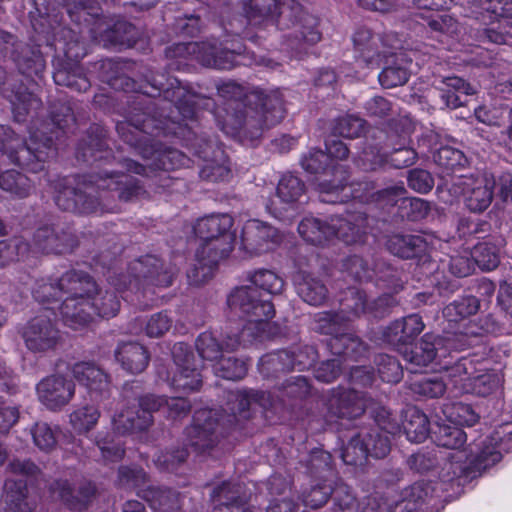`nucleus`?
Returning <instances> with one entry per match:
<instances>
[{"label": "nucleus", "instance_id": "f257e3e1", "mask_svg": "<svg viewBox=\"0 0 512 512\" xmlns=\"http://www.w3.org/2000/svg\"><path fill=\"white\" fill-rule=\"evenodd\" d=\"M146 81L150 90L146 89L144 94L150 97L162 95L163 100L153 101L138 96L135 106L125 119L116 124L119 137L125 143L139 149L143 157H148L151 145L148 135L177 133L180 122L172 115V107L183 120H188L197 116L199 107L210 109L214 106L212 99L186 89L176 78L157 73L152 74Z\"/></svg>", "mask_w": 512, "mask_h": 512}, {"label": "nucleus", "instance_id": "f03ea898", "mask_svg": "<svg viewBox=\"0 0 512 512\" xmlns=\"http://www.w3.org/2000/svg\"><path fill=\"white\" fill-rule=\"evenodd\" d=\"M219 96L234 100L235 128L258 137L260 132L281 122L285 116L283 100L278 92L255 89L249 93L232 81L217 86Z\"/></svg>", "mask_w": 512, "mask_h": 512}, {"label": "nucleus", "instance_id": "7ed1b4c3", "mask_svg": "<svg viewBox=\"0 0 512 512\" xmlns=\"http://www.w3.org/2000/svg\"><path fill=\"white\" fill-rule=\"evenodd\" d=\"M245 13L255 24L277 16V24L287 31L285 37L292 48L301 41L315 44L321 38L317 18L308 14L296 0H249Z\"/></svg>", "mask_w": 512, "mask_h": 512}, {"label": "nucleus", "instance_id": "20e7f679", "mask_svg": "<svg viewBox=\"0 0 512 512\" xmlns=\"http://www.w3.org/2000/svg\"><path fill=\"white\" fill-rule=\"evenodd\" d=\"M44 134V130L31 131L29 140L24 141L10 127L0 125V151L12 163L33 173L40 172L45 162L54 157L53 137H47L40 147Z\"/></svg>", "mask_w": 512, "mask_h": 512}, {"label": "nucleus", "instance_id": "39448f33", "mask_svg": "<svg viewBox=\"0 0 512 512\" xmlns=\"http://www.w3.org/2000/svg\"><path fill=\"white\" fill-rule=\"evenodd\" d=\"M93 182L96 183L95 179ZM50 186L56 206L63 211L90 215L106 208L98 195L97 184L86 183L76 177H58L50 181Z\"/></svg>", "mask_w": 512, "mask_h": 512}, {"label": "nucleus", "instance_id": "423d86ee", "mask_svg": "<svg viewBox=\"0 0 512 512\" xmlns=\"http://www.w3.org/2000/svg\"><path fill=\"white\" fill-rule=\"evenodd\" d=\"M302 168L311 174L318 175L316 190L323 202H337L338 192L345 189L347 171L338 162L330 159L321 149H310L301 159Z\"/></svg>", "mask_w": 512, "mask_h": 512}, {"label": "nucleus", "instance_id": "0eeeda50", "mask_svg": "<svg viewBox=\"0 0 512 512\" xmlns=\"http://www.w3.org/2000/svg\"><path fill=\"white\" fill-rule=\"evenodd\" d=\"M241 45L221 47L210 42L177 43L166 49L168 57L192 56L201 65L214 69H231L236 64V55L241 54Z\"/></svg>", "mask_w": 512, "mask_h": 512}, {"label": "nucleus", "instance_id": "6e6552de", "mask_svg": "<svg viewBox=\"0 0 512 512\" xmlns=\"http://www.w3.org/2000/svg\"><path fill=\"white\" fill-rule=\"evenodd\" d=\"M235 238L226 235L215 240H201L195 253V264L187 273L190 284L199 286L214 276L219 263L232 252Z\"/></svg>", "mask_w": 512, "mask_h": 512}, {"label": "nucleus", "instance_id": "1a4fd4ad", "mask_svg": "<svg viewBox=\"0 0 512 512\" xmlns=\"http://www.w3.org/2000/svg\"><path fill=\"white\" fill-rule=\"evenodd\" d=\"M227 304L236 315L247 318L246 326L258 331H264L266 322L275 314L270 299L262 297L258 289L252 286L236 288L228 296Z\"/></svg>", "mask_w": 512, "mask_h": 512}, {"label": "nucleus", "instance_id": "9d476101", "mask_svg": "<svg viewBox=\"0 0 512 512\" xmlns=\"http://www.w3.org/2000/svg\"><path fill=\"white\" fill-rule=\"evenodd\" d=\"M161 400L155 394L137 398V403L126 406L112 420L113 429L120 435L146 432L154 424L153 413L160 411Z\"/></svg>", "mask_w": 512, "mask_h": 512}, {"label": "nucleus", "instance_id": "9b49d317", "mask_svg": "<svg viewBox=\"0 0 512 512\" xmlns=\"http://www.w3.org/2000/svg\"><path fill=\"white\" fill-rule=\"evenodd\" d=\"M502 452H512V422L498 426L482 441L479 451L465 468L467 475H480L501 460Z\"/></svg>", "mask_w": 512, "mask_h": 512}, {"label": "nucleus", "instance_id": "f8f14e48", "mask_svg": "<svg viewBox=\"0 0 512 512\" xmlns=\"http://www.w3.org/2000/svg\"><path fill=\"white\" fill-rule=\"evenodd\" d=\"M325 406L326 421L336 423L338 420H353L363 415L367 401L362 393L354 389L337 387L330 390Z\"/></svg>", "mask_w": 512, "mask_h": 512}, {"label": "nucleus", "instance_id": "ddd939ff", "mask_svg": "<svg viewBox=\"0 0 512 512\" xmlns=\"http://www.w3.org/2000/svg\"><path fill=\"white\" fill-rule=\"evenodd\" d=\"M356 58L367 68L379 67L382 59L397 47L394 42L397 40L392 34L384 36L373 34L367 28H360L353 37Z\"/></svg>", "mask_w": 512, "mask_h": 512}, {"label": "nucleus", "instance_id": "4468645a", "mask_svg": "<svg viewBox=\"0 0 512 512\" xmlns=\"http://www.w3.org/2000/svg\"><path fill=\"white\" fill-rule=\"evenodd\" d=\"M23 339L29 351L40 354L55 351L63 342L60 330L46 315H38L27 323Z\"/></svg>", "mask_w": 512, "mask_h": 512}, {"label": "nucleus", "instance_id": "2eb2a0df", "mask_svg": "<svg viewBox=\"0 0 512 512\" xmlns=\"http://www.w3.org/2000/svg\"><path fill=\"white\" fill-rule=\"evenodd\" d=\"M218 428L219 423L214 411L208 409L196 411L193 424L186 429L189 446L198 453L211 450L219 442Z\"/></svg>", "mask_w": 512, "mask_h": 512}, {"label": "nucleus", "instance_id": "dca6fc26", "mask_svg": "<svg viewBox=\"0 0 512 512\" xmlns=\"http://www.w3.org/2000/svg\"><path fill=\"white\" fill-rule=\"evenodd\" d=\"M280 240V233L275 227L255 219L246 222L241 235L242 248L251 256L274 249Z\"/></svg>", "mask_w": 512, "mask_h": 512}, {"label": "nucleus", "instance_id": "f3484780", "mask_svg": "<svg viewBox=\"0 0 512 512\" xmlns=\"http://www.w3.org/2000/svg\"><path fill=\"white\" fill-rule=\"evenodd\" d=\"M172 356L177 371L172 378V386L182 391H197L202 385V377L195 363L194 355L184 343H176Z\"/></svg>", "mask_w": 512, "mask_h": 512}, {"label": "nucleus", "instance_id": "a211bd4d", "mask_svg": "<svg viewBox=\"0 0 512 512\" xmlns=\"http://www.w3.org/2000/svg\"><path fill=\"white\" fill-rule=\"evenodd\" d=\"M33 243L37 249L44 253L66 254L77 247L78 239L69 228L59 225H44L35 231Z\"/></svg>", "mask_w": 512, "mask_h": 512}, {"label": "nucleus", "instance_id": "6ab92c4d", "mask_svg": "<svg viewBox=\"0 0 512 512\" xmlns=\"http://www.w3.org/2000/svg\"><path fill=\"white\" fill-rule=\"evenodd\" d=\"M39 401L51 411L65 407L75 394V384L61 375H51L42 379L36 386Z\"/></svg>", "mask_w": 512, "mask_h": 512}, {"label": "nucleus", "instance_id": "aec40b11", "mask_svg": "<svg viewBox=\"0 0 512 512\" xmlns=\"http://www.w3.org/2000/svg\"><path fill=\"white\" fill-rule=\"evenodd\" d=\"M144 158L152 159L153 162L148 167H145L134 160L124 159L121 165L128 172L150 177V173L155 170H162L164 172L174 170L184 165L187 160L185 155L177 149L165 148L159 150L155 149L152 144L148 149V157Z\"/></svg>", "mask_w": 512, "mask_h": 512}, {"label": "nucleus", "instance_id": "412c9836", "mask_svg": "<svg viewBox=\"0 0 512 512\" xmlns=\"http://www.w3.org/2000/svg\"><path fill=\"white\" fill-rule=\"evenodd\" d=\"M384 57V67L379 74V83L383 88H395L406 84L411 74L412 58L405 51H393Z\"/></svg>", "mask_w": 512, "mask_h": 512}, {"label": "nucleus", "instance_id": "4be33fe9", "mask_svg": "<svg viewBox=\"0 0 512 512\" xmlns=\"http://www.w3.org/2000/svg\"><path fill=\"white\" fill-rule=\"evenodd\" d=\"M129 269L135 281L156 286L172 284L173 272L165 268L162 261L154 255H146L132 262Z\"/></svg>", "mask_w": 512, "mask_h": 512}, {"label": "nucleus", "instance_id": "5701e85b", "mask_svg": "<svg viewBox=\"0 0 512 512\" xmlns=\"http://www.w3.org/2000/svg\"><path fill=\"white\" fill-rule=\"evenodd\" d=\"M95 182L98 189L117 191L121 201H133L146 195V190L137 179L120 171L99 175Z\"/></svg>", "mask_w": 512, "mask_h": 512}, {"label": "nucleus", "instance_id": "b1692460", "mask_svg": "<svg viewBox=\"0 0 512 512\" xmlns=\"http://www.w3.org/2000/svg\"><path fill=\"white\" fill-rule=\"evenodd\" d=\"M213 497V512H249V496L241 483L224 482L214 489Z\"/></svg>", "mask_w": 512, "mask_h": 512}, {"label": "nucleus", "instance_id": "393cba45", "mask_svg": "<svg viewBox=\"0 0 512 512\" xmlns=\"http://www.w3.org/2000/svg\"><path fill=\"white\" fill-rule=\"evenodd\" d=\"M111 156L106 140V130L99 125H92L85 138L77 147L76 157L86 163L107 160Z\"/></svg>", "mask_w": 512, "mask_h": 512}, {"label": "nucleus", "instance_id": "a878e982", "mask_svg": "<svg viewBox=\"0 0 512 512\" xmlns=\"http://www.w3.org/2000/svg\"><path fill=\"white\" fill-rule=\"evenodd\" d=\"M468 178H460L458 185L465 188V203L467 208L476 213L486 210L493 200L495 181L493 179L482 178L473 181Z\"/></svg>", "mask_w": 512, "mask_h": 512}, {"label": "nucleus", "instance_id": "bb28decb", "mask_svg": "<svg viewBox=\"0 0 512 512\" xmlns=\"http://www.w3.org/2000/svg\"><path fill=\"white\" fill-rule=\"evenodd\" d=\"M294 285L298 296L309 305H322L328 298L325 282L314 273L298 271L294 276Z\"/></svg>", "mask_w": 512, "mask_h": 512}, {"label": "nucleus", "instance_id": "cd10ccee", "mask_svg": "<svg viewBox=\"0 0 512 512\" xmlns=\"http://www.w3.org/2000/svg\"><path fill=\"white\" fill-rule=\"evenodd\" d=\"M366 217L361 214H350L343 218L331 217L332 238L338 237L346 244H356L364 241L366 235Z\"/></svg>", "mask_w": 512, "mask_h": 512}, {"label": "nucleus", "instance_id": "c85d7f7f", "mask_svg": "<svg viewBox=\"0 0 512 512\" xmlns=\"http://www.w3.org/2000/svg\"><path fill=\"white\" fill-rule=\"evenodd\" d=\"M59 309L64 324L74 330L86 327L94 318L90 297L64 298Z\"/></svg>", "mask_w": 512, "mask_h": 512}, {"label": "nucleus", "instance_id": "c756f323", "mask_svg": "<svg viewBox=\"0 0 512 512\" xmlns=\"http://www.w3.org/2000/svg\"><path fill=\"white\" fill-rule=\"evenodd\" d=\"M58 285L65 298L92 297L97 291V284L88 273L74 269L58 277Z\"/></svg>", "mask_w": 512, "mask_h": 512}, {"label": "nucleus", "instance_id": "7c9ffc66", "mask_svg": "<svg viewBox=\"0 0 512 512\" xmlns=\"http://www.w3.org/2000/svg\"><path fill=\"white\" fill-rule=\"evenodd\" d=\"M358 188L354 189V198L372 201L380 205H395L398 201L404 199L406 189L403 183L394 184L392 186L373 191L375 186L372 182H363L357 184Z\"/></svg>", "mask_w": 512, "mask_h": 512}, {"label": "nucleus", "instance_id": "2f4dec72", "mask_svg": "<svg viewBox=\"0 0 512 512\" xmlns=\"http://www.w3.org/2000/svg\"><path fill=\"white\" fill-rule=\"evenodd\" d=\"M327 347L334 355H343L355 360L363 356L367 350L364 342L349 330L347 323L343 325L342 330L328 339Z\"/></svg>", "mask_w": 512, "mask_h": 512}, {"label": "nucleus", "instance_id": "473e14b6", "mask_svg": "<svg viewBox=\"0 0 512 512\" xmlns=\"http://www.w3.org/2000/svg\"><path fill=\"white\" fill-rule=\"evenodd\" d=\"M74 378L90 392L104 396L109 390L107 374L94 363L79 362L72 368Z\"/></svg>", "mask_w": 512, "mask_h": 512}, {"label": "nucleus", "instance_id": "72a5a7b5", "mask_svg": "<svg viewBox=\"0 0 512 512\" xmlns=\"http://www.w3.org/2000/svg\"><path fill=\"white\" fill-rule=\"evenodd\" d=\"M424 324L420 316L409 315L391 323L386 331L387 341L393 345H406L412 342L423 330Z\"/></svg>", "mask_w": 512, "mask_h": 512}, {"label": "nucleus", "instance_id": "f704fd0d", "mask_svg": "<svg viewBox=\"0 0 512 512\" xmlns=\"http://www.w3.org/2000/svg\"><path fill=\"white\" fill-rule=\"evenodd\" d=\"M233 218L228 214L210 215L200 219L195 234L200 240H215L224 236H236L232 231Z\"/></svg>", "mask_w": 512, "mask_h": 512}, {"label": "nucleus", "instance_id": "c9c22d12", "mask_svg": "<svg viewBox=\"0 0 512 512\" xmlns=\"http://www.w3.org/2000/svg\"><path fill=\"white\" fill-rule=\"evenodd\" d=\"M386 246L392 254L405 259L421 256L428 249V243L420 235H392Z\"/></svg>", "mask_w": 512, "mask_h": 512}, {"label": "nucleus", "instance_id": "e433bc0d", "mask_svg": "<svg viewBox=\"0 0 512 512\" xmlns=\"http://www.w3.org/2000/svg\"><path fill=\"white\" fill-rule=\"evenodd\" d=\"M115 357L130 373H141L149 362L148 351L136 342L120 344L115 352Z\"/></svg>", "mask_w": 512, "mask_h": 512}, {"label": "nucleus", "instance_id": "4c0bfd02", "mask_svg": "<svg viewBox=\"0 0 512 512\" xmlns=\"http://www.w3.org/2000/svg\"><path fill=\"white\" fill-rule=\"evenodd\" d=\"M373 279L379 288L398 293L403 290L407 282V274L383 260H377L374 265Z\"/></svg>", "mask_w": 512, "mask_h": 512}, {"label": "nucleus", "instance_id": "58836bf2", "mask_svg": "<svg viewBox=\"0 0 512 512\" xmlns=\"http://www.w3.org/2000/svg\"><path fill=\"white\" fill-rule=\"evenodd\" d=\"M4 501L12 512H32L35 508V501L28 495L25 481L8 479L5 481Z\"/></svg>", "mask_w": 512, "mask_h": 512}, {"label": "nucleus", "instance_id": "ea45409f", "mask_svg": "<svg viewBox=\"0 0 512 512\" xmlns=\"http://www.w3.org/2000/svg\"><path fill=\"white\" fill-rule=\"evenodd\" d=\"M138 495L147 501L150 506L161 512H175L180 509L179 494L176 491L166 488H159L148 485Z\"/></svg>", "mask_w": 512, "mask_h": 512}, {"label": "nucleus", "instance_id": "a19ab883", "mask_svg": "<svg viewBox=\"0 0 512 512\" xmlns=\"http://www.w3.org/2000/svg\"><path fill=\"white\" fill-rule=\"evenodd\" d=\"M140 36L139 30L125 20H117L101 33V41L105 46H133Z\"/></svg>", "mask_w": 512, "mask_h": 512}, {"label": "nucleus", "instance_id": "79ce46f5", "mask_svg": "<svg viewBox=\"0 0 512 512\" xmlns=\"http://www.w3.org/2000/svg\"><path fill=\"white\" fill-rule=\"evenodd\" d=\"M75 122V117L71 107L67 104H60L51 112V123L42 125L41 128L36 130H44L45 134L41 138V143L45 141L47 137H53L54 144V156L56 155V140L59 139L60 134L69 128ZM42 148V144H40Z\"/></svg>", "mask_w": 512, "mask_h": 512}, {"label": "nucleus", "instance_id": "37998d69", "mask_svg": "<svg viewBox=\"0 0 512 512\" xmlns=\"http://www.w3.org/2000/svg\"><path fill=\"white\" fill-rule=\"evenodd\" d=\"M367 130L362 151L354 158V163L363 171H376L388 163V155L380 145H373Z\"/></svg>", "mask_w": 512, "mask_h": 512}, {"label": "nucleus", "instance_id": "c03bdc74", "mask_svg": "<svg viewBox=\"0 0 512 512\" xmlns=\"http://www.w3.org/2000/svg\"><path fill=\"white\" fill-rule=\"evenodd\" d=\"M407 438L412 442L420 443L424 441L430 431L427 416L415 407L408 408L404 414V420L401 424Z\"/></svg>", "mask_w": 512, "mask_h": 512}, {"label": "nucleus", "instance_id": "a18cd8bd", "mask_svg": "<svg viewBox=\"0 0 512 512\" xmlns=\"http://www.w3.org/2000/svg\"><path fill=\"white\" fill-rule=\"evenodd\" d=\"M402 353L404 359L415 368L426 367L436 359L437 348L432 337L424 335L419 343L410 349L406 347ZM413 371L416 372V369Z\"/></svg>", "mask_w": 512, "mask_h": 512}, {"label": "nucleus", "instance_id": "49530a36", "mask_svg": "<svg viewBox=\"0 0 512 512\" xmlns=\"http://www.w3.org/2000/svg\"><path fill=\"white\" fill-rule=\"evenodd\" d=\"M331 217L322 221L315 217H306L298 225L299 234L311 244L322 245L332 239Z\"/></svg>", "mask_w": 512, "mask_h": 512}, {"label": "nucleus", "instance_id": "de8ad7c7", "mask_svg": "<svg viewBox=\"0 0 512 512\" xmlns=\"http://www.w3.org/2000/svg\"><path fill=\"white\" fill-rule=\"evenodd\" d=\"M53 79L57 85L66 86L78 92H85L90 88V81L83 73L82 67L76 63H69L57 69Z\"/></svg>", "mask_w": 512, "mask_h": 512}, {"label": "nucleus", "instance_id": "09e8293b", "mask_svg": "<svg viewBox=\"0 0 512 512\" xmlns=\"http://www.w3.org/2000/svg\"><path fill=\"white\" fill-rule=\"evenodd\" d=\"M502 381V375L497 371L474 374L470 382L464 386V392L486 397L496 392L501 387Z\"/></svg>", "mask_w": 512, "mask_h": 512}, {"label": "nucleus", "instance_id": "8fccbe9b", "mask_svg": "<svg viewBox=\"0 0 512 512\" xmlns=\"http://www.w3.org/2000/svg\"><path fill=\"white\" fill-rule=\"evenodd\" d=\"M90 299L94 315L101 318H112L120 310V300L114 290H103L97 287V291H94Z\"/></svg>", "mask_w": 512, "mask_h": 512}, {"label": "nucleus", "instance_id": "3c124183", "mask_svg": "<svg viewBox=\"0 0 512 512\" xmlns=\"http://www.w3.org/2000/svg\"><path fill=\"white\" fill-rule=\"evenodd\" d=\"M294 369L290 351L280 350L260 359L259 371L265 377H277L280 373Z\"/></svg>", "mask_w": 512, "mask_h": 512}, {"label": "nucleus", "instance_id": "603ef678", "mask_svg": "<svg viewBox=\"0 0 512 512\" xmlns=\"http://www.w3.org/2000/svg\"><path fill=\"white\" fill-rule=\"evenodd\" d=\"M442 369L448 380L462 392H464V386L470 382L472 375L477 372L473 360L467 357H462L451 365H444Z\"/></svg>", "mask_w": 512, "mask_h": 512}, {"label": "nucleus", "instance_id": "864d4df0", "mask_svg": "<svg viewBox=\"0 0 512 512\" xmlns=\"http://www.w3.org/2000/svg\"><path fill=\"white\" fill-rule=\"evenodd\" d=\"M0 187L18 197H26L33 189L32 181L16 170H8L0 175Z\"/></svg>", "mask_w": 512, "mask_h": 512}, {"label": "nucleus", "instance_id": "5fc2aeb1", "mask_svg": "<svg viewBox=\"0 0 512 512\" xmlns=\"http://www.w3.org/2000/svg\"><path fill=\"white\" fill-rule=\"evenodd\" d=\"M433 434L437 445L448 449H459L467 440L466 433L457 425H437Z\"/></svg>", "mask_w": 512, "mask_h": 512}, {"label": "nucleus", "instance_id": "6e6d98bb", "mask_svg": "<svg viewBox=\"0 0 512 512\" xmlns=\"http://www.w3.org/2000/svg\"><path fill=\"white\" fill-rule=\"evenodd\" d=\"M472 255L475 264L483 271H492L500 264V254L498 247L490 242L478 243Z\"/></svg>", "mask_w": 512, "mask_h": 512}, {"label": "nucleus", "instance_id": "4d7b16f0", "mask_svg": "<svg viewBox=\"0 0 512 512\" xmlns=\"http://www.w3.org/2000/svg\"><path fill=\"white\" fill-rule=\"evenodd\" d=\"M368 456L364 431L353 436L341 452L342 460L348 465H361Z\"/></svg>", "mask_w": 512, "mask_h": 512}, {"label": "nucleus", "instance_id": "13d9d810", "mask_svg": "<svg viewBox=\"0 0 512 512\" xmlns=\"http://www.w3.org/2000/svg\"><path fill=\"white\" fill-rule=\"evenodd\" d=\"M148 476L138 466H120L118 469L117 484L124 489H138L137 494L147 488Z\"/></svg>", "mask_w": 512, "mask_h": 512}, {"label": "nucleus", "instance_id": "bf43d9fd", "mask_svg": "<svg viewBox=\"0 0 512 512\" xmlns=\"http://www.w3.org/2000/svg\"><path fill=\"white\" fill-rule=\"evenodd\" d=\"M280 397L284 401L304 399L311 393V384L305 376L297 375L287 378L278 388Z\"/></svg>", "mask_w": 512, "mask_h": 512}, {"label": "nucleus", "instance_id": "052dcab7", "mask_svg": "<svg viewBox=\"0 0 512 512\" xmlns=\"http://www.w3.org/2000/svg\"><path fill=\"white\" fill-rule=\"evenodd\" d=\"M429 493L430 490L427 484L416 482L401 492V500L397 502L396 506L401 511L411 512L428 497Z\"/></svg>", "mask_w": 512, "mask_h": 512}, {"label": "nucleus", "instance_id": "680f3d73", "mask_svg": "<svg viewBox=\"0 0 512 512\" xmlns=\"http://www.w3.org/2000/svg\"><path fill=\"white\" fill-rule=\"evenodd\" d=\"M29 252V244L22 237L0 241V265L24 259Z\"/></svg>", "mask_w": 512, "mask_h": 512}, {"label": "nucleus", "instance_id": "e2e57ef3", "mask_svg": "<svg viewBox=\"0 0 512 512\" xmlns=\"http://www.w3.org/2000/svg\"><path fill=\"white\" fill-rule=\"evenodd\" d=\"M214 372L218 377L236 381L245 377L247 365L238 358L221 356L214 365Z\"/></svg>", "mask_w": 512, "mask_h": 512}, {"label": "nucleus", "instance_id": "0e129e2a", "mask_svg": "<svg viewBox=\"0 0 512 512\" xmlns=\"http://www.w3.org/2000/svg\"><path fill=\"white\" fill-rule=\"evenodd\" d=\"M248 279L253 284L252 287L260 288L269 294H279L284 288V280L271 270L260 269L249 273Z\"/></svg>", "mask_w": 512, "mask_h": 512}, {"label": "nucleus", "instance_id": "69168bd1", "mask_svg": "<svg viewBox=\"0 0 512 512\" xmlns=\"http://www.w3.org/2000/svg\"><path fill=\"white\" fill-rule=\"evenodd\" d=\"M377 373L382 381L398 383L403 376V369L399 361L390 355L379 354L375 357Z\"/></svg>", "mask_w": 512, "mask_h": 512}, {"label": "nucleus", "instance_id": "338daca9", "mask_svg": "<svg viewBox=\"0 0 512 512\" xmlns=\"http://www.w3.org/2000/svg\"><path fill=\"white\" fill-rule=\"evenodd\" d=\"M305 192L303 181L291 174L284 175L278 183L277 195L285 203L298 201Z\"/></svg>", "mask_w": 512, "mask_h": 512}, {"label": "nucleus", "instance_id": "774afa93", "mask_svg": "<svg viewBox=\"0 0 512 512\" xmlns=\"http://www.w3.org/2000/svg\"><path fill=\"white\" fill-rule=\"evenodd\" d=\"M444 413L450 422L455 425L473 426L479 421L480 416L470 404L457 402L445 407Z\"/></svg>", "mask_w": 512, "mask_h": 512}]
</instances>
